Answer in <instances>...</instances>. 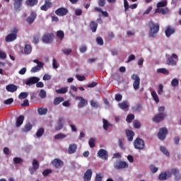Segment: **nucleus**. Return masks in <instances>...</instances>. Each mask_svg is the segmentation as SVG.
I'll return each mask as SVG.
<instances>
[{"mask_svg": "<svg viewBox=\"0 0 181 181\" xmlns=\"http://www.w3.org/2000/svg\"><path fill=\"white\" fill-rule=\"evenodd\" d=\"M166 135H168V129H166V127L160 128L158 133V138L160 139V141H163L166 139Z\"/></svg>", "mask_w": 181, "mask_h": 181, "instance_id": "nucleus-10", "label": "nucleus"}, {"mask_svg": "<svg viewBox=\"0 0 181 181\" xmlns=\"http://www.w3.org/2000/svg\"><path fill=\"white\" fill-rule=\"evenodd\" d=\"M93 176V170L91 169H88L83 175L84 181H91V177Z\"/></svg>", "mask_w": 181, "mask_h": 181, "instance_id": "nucleus-19", "label": "nucleus"}, {"mask_svg": "<svg viewBox=\"0 0 181 181\" xmlns=\"http://www.w3.org/2000/svg\"><path fill=\"white\" fill-rule=\"evenodd\" d=\"M58 125L55 127V131H60V129H63V127L64 124V118L59 117L57 122Z\"/></svg>", "mask_w": 181, "mask_h": 181, "instance_id": "nucleus-22", "label": "nucleus"}, {"mask_svg": "<svg viewBox=\"0 0 181 181\" xmlns=\"http://www.w3.org/2000/svg\"><path fill=\"white\" fill-rule=\"evenodd\" d=\"M43 134H45V129L40 128L37 130L36 135H37V138H40V136H42V135H43Z\"/></svg>", "mask_w": 181, "mask_h": 181, "instance_id": "nucleus-50", "label": "nucleus"}, {"mask_svg": "<svg viewBox=\"0 0 181 181\" xmlns=\"http://www.w3.org/2000/svg\"><path fill=\"white\" fill-rule=\"evenodd\" d=\"M67 136L63 133H59L54 136V139H64Z\"/></svg>", "mask_w": 181, "mask_h": 181, "instance_id": "nucleus-43", "label": "nucleus"}, {"mask_svg": "<svg viewBox=\"0 0 181 181\" xmlns=\"http://www.w3.org/2000/svg\"><path fill=\"white\" fill-rule=\"evenodd\" d=\"M170 172L171 173V175H173L175 176V179H176L177 180H179V179H180V175H179V170L177 168H173Z\"/></svg>", "mask_w": 181, "mask_h": 181, "instance_id": "nucleus-27", "label": "nucleus"}, {"mask_svg": "<svg viewBox=\"0 0 181 181\" xmlns=\"http://www.w3.org/2000/svg\"><path fill=\"white\" fill-rule=\"evenodd\" d=\"M23 0H13V6L15 11H21V7L22 6V2Z\"/></svg>", "mask_w": 181, "mask_h": 181, "instance_id": "nucleus-23", "label": "nucleus"}, {"mask_svg": "<svg viewBox=\"0 0 181 181\" xmlns=\"http://www.w3.org/2000/svg\"><path fill=\"white\" fill-rule=\"evenodd\" d=\"M28 95H29V93L27 92H22L20 93L18 98H20V100H25V98H28Z\"/></svg>", "mask_w": 181, "mask_h": 181, "instance_id": "nucleus-44", "label": "nucleus"}, {"mask_svg": "<svg viewBox=\"0 0 181 181\" xmlns=\"http://www.w3.org/2000/svg\"><path fill=\"white\" fill-rule=\"evenodd\" d=\"M39 161H37L36 159H34L33 160V168L37 170V169H39Z\"/></svg>", "mask_w": 181, "mask_h": 181, "instance_id": "nucleus-49", "label": "nucleus"}, {"mask_svg": "<svg viewBox=\"0 0 181 181\" xmlns=\"http://www.w3.org/2000/svg\"><path fill=\"white\" fill-rule=\"evenodd\" d=\"M134 127L136 129H139V128H141V122H139L138 121L134 122Z\"/></svg>", "mask_w": 181, "mask_h": 181, "instance_id": "nucleus-62", "label": "nucleus"}, {"mask_svg": "<svg viewBox=\"0 0 181 181\" xmlns=\"http://www.w3.org/2000/svg\"><path fill=\"white\" fill-rule=\"evenodd\" d=\"M53 6V4L51 1H45V4L40 6L41 11H45V12L50 9Z\"/></svg>", "mask_w": 181, "mask_h": 181, "instance_id": "nucleus-20", "label": "nucleus"}, {"mask_svg": "<svg viewBox=\"0 0 181 181\" xmlns=\"http://www.w3.org/2000/svg\"><path fill=\"white\" fill-rule=\"evenodd\" d=\"M43 66L45 65H37L31 69V73H37V71H40L42 69H43Z\"/></svg>", "mask_w": 181, "mask_h": 181, "instance_id": "nucleus-30", "label": "nucleus"}, {"mask_svg": "<svg viewBox=\"0 0 181 181\" xmlns=\"http://www.w3.org/2000/svg\"><path fill=\"white\" fill-rule=\"evenodd\" d=\"M52 172L53 170H52V169H46L42 172V175L45 177H47V176L50 175V173H52Z\"/></svg>", "mask_w": 181, "mask_h": 181, "instance_id": "nucleus-51", "label": "nucleus"}, {"mask_svg": "<svg viewBox=\"0 0 181 181\" xmlns=\"http://www.w3.org/2000/svg\"><path fill=\"white\" fill-rule=\"evenodd\" d=\"M172 177V173L169 170H167L164 173H162L159 175L158 179L159 180H168L170 177Z\"/></svg>", "mask_w": 181, "mask_h": 181, "instance_id": "nucleus-14", "label": "nucleus"}, {"mask_svg": "<svg viewBox=\"0 0 181 181\" xmlns=\"http://www.w3.org/2000/svg\"><path fill=\"white\" fill-rule=\"evenodd\" d=\"M158 94H159V95H162V94H163V85L159 84Z\"/></svg>", "mask_w": 181, "mask_h": 181, "instance_id": "nucleus-56", "label": "nucleus"}, {"mask_svg": "<svg viewBox=\"0 0 181 181\" xmlns=\"http://www.w3.org/2000/svg\"><path fill=\"white\" fill-rule=\"evenodd\" d=\"M64 101V98L63 97H57L54 100V105H59L60 103H63Z\"/></svg>", "mask_w": 181, "mask_h": 181, "instance_id": "nucleus-36", "label": "nucleus"}, {"mask_svg": "<svg viewBox=\"0 0 181 181\" xmlns=\"http://www.w3.org/2000/svg\"><path fill=\"white\" fill-rule=\"evenodd\" d=\"M57 37L60 39V40H63V39H64V32H63V30H58L57 32Z\"/></svg>", "mask_w": 181, "mask_h": 181, "instance_id": "nucleus-42", "label": "nucleus"}, {"mask_svg": "<svg viewBox=\"0 0 181 181\" xmlns=\"http://www.w3.org/2000/svg\"><path fill=\"white\" fill-rule=\"evenodd\" d=\"M103 129H105V131H107V129H108L109 125H111V124H110L108 121L105 119H103Z\"/></svg>", "mask_w": 181, "mask_h": 181, "instance_id": "nucleus-47", "label": "nucleus"}, {"mask_svg": "<svg viewBox=\"0 0 181 181\" xmlns=\"http://www.w3.org/2000/svg\"><path fill=\"white\" fill-rule=\"evenodd\" d=\"M40 38V33L36 34L33 36V43L37 45L39 43V39Z\"/></svg>", "mask_w": 181, "mask_h": 181, "instance_id": "nucleus-41", "label": "nucleus"}, {"mask_svg": "<svg viewBox=\"0 0 181 181\" xmlns=\"http://www.w3.org/2000/svg\"><path fill=\"white\" fill-rule=\"evenodd\" d=\"M52 67L53 69H59V64H57V61L54 59L52 60Z\"/></svg>", "mask_w": 181, "mask_h": 181, "instance_id": "nucleus-60", "label": "nucleus"}, {"mask_svg": "<svg viewBox=\"0 0 181 181\" xmlns=\"http://www.w3.org/2000/svg\"><path fill=\"white\" fill-rule=\"evenodd\" d=\"M160 151L164 154L165 155V156H170V153H169V151H168V148H166V147L161 146H160Z\"/></svg>", "mask_w": 181, "mask_h": 181, "instance_id": "nucleus-33", "label": "nucleus"}, {"mask_svg": "<svg viewBox=\"0 0 181 181\" xmlns=\"http://www.w3.org/2000/svg\"><path fill=\"white\" fill-rule=\"evenodd\" d=\"M13 103V98H10L4 101V104L6 105H10V104H12Z\"/></svg>", "mask_w": 181, "mask_h": 181, "instance_id": "nucleus-57", "label": "nucleus"}, {"mask_svg": "<svg viewBox=\"0 0 181 181\" xmlns=\"http://www.w3.org/2000/svg\"><path fill=\"white\" fill-rule=\"evenodd\" d=\"M89 28L93 33H95V32H97V28H98V23L95 21H90Z\"/></svg>", "mask_w": 181, "mask_h": 181, "instance_id": "nucleus-26", "label": "nucleus"}, {"mask_svg": "<svg viewBox=\"0 0 181 181\" xmlns=\"http://www.w3.org/2000/svg\"><path fill=\"white\" fill-rule=\"evenodd\" d=\"M90 148H94L95 146V139L90 138L88 141Z\"/></svg>", "mask_w": 181, "mask_h": 181, "instance_id": "nucleus-45", "label": "nucleus"}, {"mask_svg": "<svg viewBox=\"0 0 181 181\" xmlns=\"http://www.w3.org/2000/svg\"><path fill=\"white\" fill-rule=\"evenodd\" d=\"M24 53L25 54H30V53H32V45H25L24 47Z\"/></svg>", "mask_w": 181, "mask_h": 181, "instance_id": "nucleus-31", "label": "nucleus"}, {"mask_svg": "<svg viewBox=\"0 0 181 181\" xmlns=\"http://www.w3.org/2000/svg\"><path fill=\"white\" fill-rule=\"evenodd\" d=\"M165 117H166V114H165V106H160L158 107V113L153 117V122L158 124L163 121Z\"/></svg>", "mask_w": 181, "mask_h": 181, "instance_id": "nucleus-3", "label": "nucleus"}, {"mask_svg": "<svg viewBox=\"0 0 181 181\" xmlns=\"http://www.w3.org/2000/svg\"><path fill=\"white\" fill-rule=\"evenodd\" d=\"M52 165L55 169H62L64 166V163L59 158H55L52 161Z\"/></svg>", "mask_w": 181, "mask_h": 181, "instance_id": "nucleus-11", "label": "nucleus"}, {"mask_svg": "<svg viewBox=\"0 0 181 181\" xmlns=\"http://www.w3.org/2000/svg\"><path fill=\"white\" fill-rule=\"evenodd\" d=\"M76 151H77V144H70L69 146V148H68V152H69V155L76 153Z\"/></svg>", "mask_w": 181, "mask_h": 181, "instance_id": "nucleus-24", "label": "nucleus"}, {"mask_svg": "<svg viewBox=\"0 0 181 181\" xmlns=\"http://www.w3.org/2000/svg\"><path fill=\"white\" fill-rule=\"evenodd\" d=\"M132 79L134 80L133 88L135 90V91H137V90H139V86H141V78H139L138 74H134L132 76Z\"/></svg>", "mask_w": 181, "mask_h": 181, "instance_id": "nucleus-6", "label": "nucleus"}, {"mask_svg": "<svg viewBox=\"0 0 181 181\" xmlns=\"http://www.w3.org/2000/svg\"><path fill=\"white\" fill-rule=\"evenodd\" d=\"M168 6V1H159L156 4V8L154 13H162V15H168L169 13V8Z\"/></svg>", "mask_w": 181, "mask_h": 181, "instance_id": "nucleus-1", "label": "nucleus"}, {"mask_svg": "<svg viewBox=\"0 0 181 181\" xmlns=\"http://www.w3.org/2000/svg\"><path fill=\"white\" fill-rule=\"evenodd\" d=\"M97 156L100 159H103V160H107L108 159V152L104 148H101L98 151Z\"/></svg>", "mask_w": 181, "mask_h": 181, "instance_id": "nucleus-12", "label": "nucleus"}, {"mask_svg": "<svg viewBox=\"0 0 181 181\" xmlns=\"http://www.w3.org/2000/svg\"><path fill=\"white\" fill-rule=\"evenodd\" d=\"M119 107L121 110H127L129 107V105H128V102L124 101L119 103Z\"/></svg>", "mask_w": 181, "mask_h": 181, "instance_id": "nucleus-35", "label": "nucleus"}, {"mask_svg": "<svg viewBox=\"0 0 181 181\" xmlns=\"http://www.w3.org/2000/svg\"><path fill=\"white\" fill-rule=\"evenodd\" d=\"M77 80H78V81H84V80H86V76H81V75H78L77 74L76 76Z\"/></svg>", "mask_w": 181, "mask_h": 181, "instance_id": "nucleus-58", "label": "nucleus"}, {"mask_svg": "<svg viewBox=\"0 0 181 181\" xmlns=\"http://www.w3.org/2000/svg\"><path fill=\"white\" fill-rule=\"evenodd\" d=\"M0 59L3 60L6 59V53L4 52L2 50H0Z\"/></svg>", "mask_w": 181, "mask_h": 181, "instance_id": "nucleus-63", "label": "nucleus"}, {"mask_svg": "<svg viewBox=\"0 0 181 181\" xmlns=\"http://www.w3.org/2000/svg\"><path fill=\"white\" fill-rule=\"evenodd\" d=\"M54 39V34L47 33L43 35L42 37V41L43 42V43L49 45L50 43H53Z\"/></svg>", "mask_w": 181, "mask_h": 181, "instance_id": "nucleus-5", "label": "nucleus"}, {"mask_svg": "<svg viewBox=\"0 0 181 181\" xmlns=\"http://www.w3.org/2000/svg\"><path fill=\"white\" fill-rule=\"evenodd\" d=\"M6 89L9 93H15V91H16V90H18V86L14 84H8L6 86Z\"/></svg>", "mask_w": 181, "mask_h": 181, "instance_id": "nucleus-25", "label": "nucleus"}, {"mask_svg": "<svg viewBox=\"0 0 181 181\" xmlns=\"http://www.w3.org/2000/svg\"><path fill=\"white\" fill-rule=\"evenodd\" d=\"M13 162L16 165H18V163H22V162H23V160H22V158H21L16 157L13 158Z\"/></svg>", "mask_w": 181, "mask_h": 181, "instance_id": "nucleus-54", "label": "nucleus"}, {"mask_svg": "<svg viewBox=\"0 0 181 181\" xmlns=\"http://www.w3.org/2000/svg\"><path fill=\"white\" fill-rule=\"evenodd\" d=\"M148 28L150 29L149 32V37H155L158 33L159 32V29H160V26L159 23H155L153 21H151L148 23Z\"/></svg>", "mask_w": 181, "mask_h": 181, "instance_id": "nucleus-2", "label": "nucleus"}, {"mask_svg": "<svg viewBox=\"0 0 181 181\" xmlns=\"http://www.w3.org/2000/svg\"><path fill=\"white\" fill-rule=\"evenodd\" d=\"M113 166L115 169L119 170V169H125V168H128L129 165L127 162L119 160L116 161Z\"/></svg>", "mask_w": 181, "mask_h": 181, "instance_id": "nucleus-8", "label": "nucleus"}, {"mask_svg": "<svg viewBox=\"0 0 181 181\" xmlns=\"http://www.w3.org/2000/svg\"><path fill=\"white\" fill-rule=\"evenodd\" d=\"M40 78L39 77L36 76H31L28 79L25 81L26 86H33V84H36V83H38L40 81Z\"/></svg>", "mask_w": 181, "mask_h": 181, "instance_id": "nucleus-13", "label": "nucleus"}, {"mask_svg": "<svg viewBox=\"0 0 181 181\" xmlns=\"http://www.w3.org/2000/svg\"><path fill=\"white\" fill-rule=\"evenodd\" d=\"M46 90L41 89L39 93V97H40V98H46Z\"/></svg>", "mask_w": 181, "mask_h": 181, "instance_id": "nucleus-52", "label": "nucleus"}, {"mask_svg": "<svg viewBox=\"0 0 181 181\" xmlns=\"http://www.w3.org/2000/svg\"><path fill=\"white\" fill-rule=\"evenodd\" d=\"M124 11L127 12L128 9H129V3H128L127 0H124Z\"/></svg>", "mask_w": 181, "mask_h": 181, "instance_id": "nucleus-53", "label": "nucleus"}, {"mask_svg": "<svg viewBox=\"0 0 181 181\" xmlns=\"http://www.w3.org/2000/svg\"><path fill=\"white\" fill-rule=\"evenodd\" d=\"M32 128H33V125H32L30 123H27L22 129V131L23 132H29Z\"/></svg>", "mask_w": 181, "mask_h": 181, "instance_id": "nucleus-29", "label": "nucleus"}, {"mask_svg": "<svg viewBox=\"0 0 181 181\" xmlns=\"http://www.w3.org/2000/svg\"><path fill=\"white\" fill-rule=\"evenodd\" d=\"M134 118H135V116L134 115L129 114L127 115L126 121L129 124H131V122H132V120L134 119Z\"/></svg>", "mask_w": 181, "mask_h": 181, "instance_id": "nucleus-48", "label": "nucleus"}, {"mask_svg": "<svg viewBox=\"0 0 181 181\" xmlns=\"http://www.w3.org/2000/svg\"><path fill=\"white\" fill-rule=\"evenodd\" d=\"M37 112L39 115H46V114H47V108L39 107L37 109Z\"/></svg>", "mask_w": 181, "mask_h": 181, "instance_id": "nucleus-34", "label": "nucleus"}, {"mask_svg": "<svg viewBox=\"0 0 181 181\" xmlns=\"http://www.w3.org/2000/svg\"><path fill=\"white\" fill-rule=\"evenodd\" d=\"M76 100H78L80 101L78 104V108H83L88 104V102L81 96H76Z\"/></svg>", "mask_w": 181, "mask_h": 181, "instance_id": "nucleus-16", "label": "nucleus"}, {"mask_svg": "<svg viewBox=\"0 0 181 181\" xmlns=\"http://www.w3.org/2000/svg\"><path fill=\"white\" fill-rule=\"evenodd\" d=\"M173 59H175L176 61ZM177 60H179L177 55L176 54H173L170 57L168 58L167 64H168V66H176V64H177Z\"/></svg>", "mask_w": 181, "mask_h": 181, "instance_id": "nucleus-9", "label": "nucleus"}, {"mask_svg": "<svg viewBox=\"0 0 181 181\" xmlns=\"http://www.w3.org/2000/svg\"><path fill=\"white\" fill-rule=\"evenodd\" d=\"M171 86L173 87H177L179 86V79L175 78L171 81Z\"/></svg>", "mask_w": 181, "mask_h": 181, "instance_id": "nucleus-46", "label": "nucleus"}, {"mask_svg": "<svg viewBox=\"0 0 181 181\" xmlns=\"http://www.w3.org/2000/svg\"><path fill=\"white\" fill-rule=\"evenodd\" d=\"M151 97L153 98L156 104L159 103V97H158V94L156 93V91L153 90L151 92Z\"/></svg>", "mask_w": 181, "mask_h": 181, "instance_id": "nucleus-38", "label": "nucleus"}, {"mask_svg": "<svg viewBox=\"0 0 181 181\" xmlns=\"http://www.w3.org/2000/svg\"><path fill=\"white\" fill-rule=\"evenodd\" d=\"M116 101H122V95L121 94H116L115 96Z\"/></svg>", "mask_w": 181, "mask_h": 181, "instance_id": "nucleus-61", "label": "nucleus"}, {"mask_svg": "<svg viewBox=\"0 0 181 181\" xmlns=\"http://www.w3.org/2000/svg\"><path fill=\"white\" fill-rule=\"evenodd\" d=\"M151 171L152 173H156L158 172V168H156L155 165H152L150 166Z\"/></svg>", "mask_w": 181, "mask_h": 181, "instance_id": "nucleus-59", "label": "nucleus"}, {"mask_svg": "<svg viewBox=\"0 0 181 181\" xmlns=\"http://www.w3.org/2000/svg\"><path fill=\"white\" fill-rule=\"evenodd\" d=\"M62 52L64 53V54H65V56H69L73 52V49L71 48H64L62 49Z\"/></svg>", "mask_w": 181, "mask_h": 181, "instance_id": "nucleus-39", "label": "nucleus"}, {"mask_svg": "<svg viewBox=\"0 0 181 181\" xmlns=\"http://www.w3.org/2000/svg\"><path fill=\"white\" fill-rule=\"evenodd\" d=\"M95 181H101L103 180V177L101 174H96L95 177Z\"/></svg>", "mask_w": 181, "mask_h": 181, "instance_id": "nucleus-64", "label": "nucleus"}, {"mask_svg": "<svg viewBox=\"0 0 181 181\" xmlns=\"http://www.w3.org/2000/svg\"><path fill=\"white\" fill-rule=\"evenodd\" d=\"M23 121H25V116L20 115L16 119V127H21L23 124Z\"/></svg>", "mask_w": 181, "mask_h": 181, "instance_id": "nucleus-28", "label": "nucleus"}, {"mask_svg": "<svg viewBox=\"0 0 181 181\" xmlns=\"http://www.w3.org/2000/svg\"><path fill=\"white\" fill-rule=\"evenodd\" d=\"M36 18H37V14L36 12L32 11L30 15L26 18V22H28L29 25H32V23L35 22V19H36Z\"/></svg>", "mask_w": 181, "mask_h": 181, "instance_id": "nucleus-17", "label": "nucleus"}, {"mask_svg": "<svg viewBox=\"0 0 181 181\" xmlns=\"http://www.w3.org/2000/svg\"><path fill=\"white\" fill-rule=\"evenodd\" d=\"M96 42L100 46H103V45H104V40H103V38L101 37H98L96 38Z\"/></svg>", "mask_w": 181, "mask_h": 181, "instance_id": "nucleus-55", "label": "nucleus"}, {"mask_svg": "<svg viewBox=\"0 0 181 181\" xmlns=\"http://www.w3.org/2000/svg\"><path fill=\"white\" fill-rule=\"evenodd\" d=\"M175 32H176V29H175V28L170 25L167 26L165 30L166 37H170L172 35H174Z\"/></svg>", "mask_w": 181, "mask_h": 181, "instance_id": "nucleus-18", "label": "nucleus"}, {"mask_svg": "<svg viewBox=\"0 0 181 181\" xmlns=\"http://www.w3.org/2000/svg\"><path fill=\"white\" fill-rule=\"evenodd\" d=\"M126 136L129 142H132L134 141V136H135V132L132 130L126 129Z\"/></svg>", "mask_w": 181, "mask_h": 181, "instance_id": "nucleus-21", "label": "nucleus"}, {"mask_svg": "<svg viewBox=\"0 0 181 181\" xmlns=\"http://www.w3.org/2000/svg\"><path fill=\"white\" fill-rule=\"evenodd\" d=\"M134 146L135 149L142 150L145 148V141L142 140L141 138L138 137L134 140Z\"/></svg>", "mask_w": 181, "mask_h": 181, "instance_id": "nucleus-7", "label": "nucleus"}, {"mask_svg": "<svg viewBox=\"0 0 181 181\" xmlns=\"http://www.w3.org/2000/svg\"><path fill=\"white\" fill-rule=\"evenodd\" d=\"M10 32L11 33L7 35L5 38V40L6 42H7V43L16 40L18 37V32H19V30L18 29V28L14 27L11 29Z\"/></svg>", "mask_w": 181, "mask_h": 181, "instance_id": "nucleus-4", "label": "nucleus"}, {"mask_svg": "<svg viewBox=\"0 0 181 181\" xmlns=\"http://www.w3.org/2000/svg\"><path fill=\"white\" fill-rule=\"evenodd\" d=\"M69 91L67 87L62 88L60 89L56 90L57 94H66Z\"/></svg>", "mask_w": 181, "mask_h": 181, "instance_id": "nucleus-37", "label": "nucleus"}, {"mask_svg": "<svg viewBox=\"0 0 181 181\" xmlns=\"http://www.w3.org/2000/svg\"><path fill=\"white\" fill-rule=\"evenodd\" d=\"M37 0H26L25 4L28 6H35L37 5Z\"/></svg>", "mask_w": 181, "mask_h": 181, "instance_id": "nucleus-32", "label": "nucleus"}, {"mask_svg": "<svg viewBox=\"0 0 181 181\" xmlns=\"http://www.w3.org/2000/svg\"><path fill=\"white\" fill-rule=\"evenodd\" d=\"M68 13L69 10L64 7H61L55 11V13L57 16H66Z\"/></svg>", "mask_w": 181, "mask_h": 181, "instance_id": "nucleus-15", "label": "nucleus"}, {"mask_svg": "<svg viewBox=\"0 0 181 181\" xmlns=\"http://www.w3.org/2000/svg\"><path fill=\"white\" fill-rule=\"evenodd\" d=\"M157 73H160L161 74H165L168 76V74H169V71L165 68H160L157 69Z\"/></svg>", "mask_w": 181, "mask_h": 181, "instance_id": "nucleus-40", "label": "nucleus"}]
</instances>
